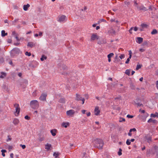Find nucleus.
<instances>
[{
  "mask_svg": "<svg viewBox=\"0 0 158 158\" xmlns=\"http://www.w3.org/2000/svg\"><path fill=\"white\" fill-rule=\"evenodd\" d=\"M115 61H120V60L118 59V56L116 55L115 58Z\"/></svg>",
  "mask_w": 158,
  "mask_h": 158,
  "instance_id": "obj_43",
  "label": "nucleus"
},
{
  "mask_svg": "<svg viewBox=\"0 0 158 158\" xmlns=\"http://www.w3.org/2000/svg\"><path fill=\"white\" fill-rule=\"evenodd\" d=\"M148 123L152 122L154 124H156L158 122L156 120L153 119H152L150 118L148 120Z\"/></svg>",
  "mask_w": 158,
  "mask_h": 158,
  "instance_id": "obj_16",
  "label": "nucleus"
},
{
  "mask_svg": "<svg viewBox=\"0 0 158 158\" xmlns=\"http://www.w3.org/2000/svg\"><path fill=\"white\" fill-rule=\"evenodd\" d=\"M130 69H127L126 70L125 73L128 76H129L130 74Z\"/></svg>",
  "mask_w": 158,
  "mask_h": 158,
  "instance_id": "obj_32",
  "label": "nucleus"
},
{
  "mask_svg": "<svg viewBox=\"0 0 158 158\" xmlns=\"http://www.w3.org/2000/svg\"><path fill=\"white\" fill-rule=\"evenodd\" d=\"M35 44L33 42H28L27 44V46L32 48L35 47Z\"/></svg>",
  "mask_w": 158,
  "mask_h": 158,
  "instance_id": "obj_13",
  "label": "nucleus"
},
{
  "mask_svg": "<svg viewBox=\"0 0 158 158\" xmlns=\"http://www.w3.org/2000/svg\"><path fill=\"white\" fill-rule=\"evenodd\" d=\"M133 27H132L129 30V32L131 34H132V30H133Z\"/></svg>",
  "mask_w": 158,
  "mask_h": 158,
  "instance_id": "obj_53",
  "label": "nucleus"
},
{
  "mask_svg": "<svg viewBox=\"0 0 158 158\" xmlns=\"http://www.w3.org/2000/svg\"><path fill=\"white\" fill-rule=\"evenodd\" d=\"M131 141L129 139H128L126 142V143L127 145H129L131 144Z\"/></svg>",
  "mask_w": 158,
  "mask_h": 158,
  "instance_id": "obj_40",
  "label": "nucleus"
},
{
  "mask_svg": "<svg viewBox=\"0 0 158 158\" xmlns=\"http://www.w3.org/2000/svg\"><path fill=\"white\" fill-rule=\"evenodd\" d=\"M66 18V16L64 15H62L59 17L58 21L60 22H62L64 21Z\"/></svg>",
  "mask_w": 158,
  "mask_h": 158,
  "instance_id": "obj_14",
  "label": "nucleus"
},
{
  "mask_svg": "<svg viewBox=\"0 0 158 158\" xmlns=\"http://www.w3.org/2000/svg\"><path fill=\"white\" fill-rule=\"evenodd\" d=\"M125 4L128 6L130 4V2L127 1H125L124 2Z\"/></svg>",
  "mask_w": 158,
  "mask_h": 158,
  "instance_id": "obj_45",
  "label": "nucleus"
},
{
  "mask_svg": "<svg viewBox=\"0 0 158 158\" xmlns=\"http://www.w3.org/2000/svg\"><path fill=\"white\" fill-rule=\"evenodd\" d=\"M10 157L11 158H13L14 157V154L13 153H11L10 155Z\"/></svg>",
  "mask_w": 158,
  "mask_h": 158,
  "instance_id": "obj_64",
  "label": "nucleus"
},
{
  "mask_svg": "<svg viewBox=\"0 0 158 158\" xmlns=\"http://www.w3.org/2000/svg\"><path fill=\"white\" fill-rule=\"evenodd\" d=\"M127 117L128 118H133V115H131L129 114H128L127 115Z\"/></svg>",
  "mask_w": 158,
  "mask_h": 158,
  "instance_id": "obj_52",
  "label": "nucleus"
},
{
  "mask_svg": "<svg viewBox=\"0 0 158 158\" xmlns=\"http://www.w3.org/2000/svg\"><path fill=\"white\" fill-rule=\"evenodd\" d=\"M45 149H46L47 151H49L50 149V148H52V145L50 144L47 143V144L45 145Z\"/></svg>",
  "mask_w": 158,
  "mask_h": 158,
  "instance_id": "obj_15",
  "label": "nucleus"
},
{
  "mask_svg": "<svg viewBox=\"0 0 158 158\" xmlns=\"http://www.w3.org/2000/svg\"><path fill=\"white\" fill-rule=\"evenodd\" d=\"M141 26L142 28H147L148 27V25L146 24L143 23L141 24Z\"/></svg>",
  "mask_w": 158,
  "mask_h": 158,
  "instance_id": "obj_35",
  "label": "nucleus"
},
{
  "mask_svg": "<svg viewBox=\"0 0 158 158\" xmlns=\"http://www.w3.org/2000/svg\"><path fill=\"white\" fill-rule=\"evenodd\" d=\"M59 102L61 103H65V99L64 98H61L59 100Z\"/></svg>",
  "mask_w": 158,
  "mask_h": 158,
  "instance_id": "obj_23",
  "label": "nucleus"
},
{
  "mask_svg": "<svg viewBox=\"0 0 158 158\" xmlns=\"http://www.w3.org/2000/svg\"><path fill=\"white\" fill-rule=\"evenodd\" d=\"M69 125V123L68 122H63L61 124V126L65 128H67Z\"/></svg>",
  "mask_w": 158,
  "mask_h": 158,
  "instance_id": "obj_19",
  "label": "nucleus"
},
{
  "mask_svg": "<svg viewBox=\"0 0 158 158\" xmlns=\"http://www.w3.org/2000/svg\"><path fill=\"white\" fill-rule=\"evenodd\" d=\"M157 33V31L156 29H153L151 32V33L152 35L155 34Z\"/></svg>",
  "mask_w": 158,
  "mask_h": 158,
  "instance_id": "obj_31",
  "label": "nucleus"
},
{
  "mask_svg": "<svg viewBox=\"0 0 158 158\" xmlns=\"http://www.w3.org/2000/svg\"><path fill=\"white\" fill-rule=\"evenodd\" d=\"M12 42V40L11 39H8L7 40V42L8 43H11Z\"/></svg>",
  "mask_w": 158,
  "mask_h": 158,
  "instance_id": "obj_58",
  "label": "nucleus"
},
{
  "mask_svg": "<svg viewBox=\"0 0 158 158\" xmlns=\"http://www.w3.org/2000/svg\"><path fill=\"white\" fill-rule=\"evenodd\" d=\"M1 73L2 74V75L0 76V78H3L6 76V74L5 73L1 72Z\"/></svg>",
  "mask_w": 158,
  "mask_h": 158,
  "instance_id": "obj_26",
  "label": "nucleus"
},
{
  "mask_svg": "<svg viewBox=\"0 0 158 158\" xmlns=\"http://www.w3.org/2000/svg\"><path fill=\"white\" fill-rule=\"evenodd\" d=\"M75 113V111L74 110H70L66 111V114L67 116L69 117H72Z\"/></svg>",
  "mask_w": 158,
  "mask_h": 158,
  "instance_id": "obj_4",
  "label": "nucleus"
},
{
  "mask_svg": "<svg viewBox=\"0 0 158 158\" xmlns=\"http://www.w3.org/2000/svg\"><path fill=\"white\" fill-rule=\"evenodd\" d=\"M30 6V5L29 4L27 5H24L23 6V9L25 11H27L28 10V8Z\"/></svg>",
  "mask_w": 158,
  "mask_h": 158,
  "instance_id": "obj_20",
  "label": "nucleus"
},
{
  "mask_svg": "<svg viewBox=\"0 0 158 158\" xmlns=\"http://www.w3.org/2000/svg\"><path fill=\"white\" fill-rule=\"evenodd\" d=\"M10 135H8V139L7 140V141H10L11 139V138L10 137Z\"/></svg>",
  "mask_w": 158,
  "mask_h": 158,
  "instance_id": "obj_60",
  "label": "nucleus"
},
{
  "mask_svg": "<svg viewBox=\"0 0 158 158\" xmlns=\"http://www.w3.org/2000/svg\"><path fill=\"white\" fill-rule=\"evenodd\" d=\"M145 138L147 140V142L150 143L152 141V136L151 135L149 134L146 135L145 136Z\"/></svg>",
  "mask_w": 158,
  "mask_h": 158,
  "instance_id": "obj_6",
  "label": "nucleus"
},
{
  "mask_svg": "<svg viewBox=\"0 0 158 158\" xmlns=\"http://www.w3.org/2000/svg\"><path fill=\"white\" fill-rule=\"evenodd\" d=\"M57 130L56 129H53L51 130L50 132L52 135L54 136L56 135Z\"/></svg>",
  "mask_w": 158,
  "mask_h": 158,
  "instance_id": "obj_18",
  "label": "nucleus"
},
{
  "mask_svg": "<svg viewBox=\"0 0 158 158\" xmlns=\"http://www.w3.org/2000/svg\"><path fill=\"white\" fill-rule=\"evenodd\" d=\"M53 155L55 156V158H57L59 155V153L58 152H55L54 153Z\"/></svg>",
  "mask_w": 158,
  "mask_h": 158,
  "instance_id": "obj_34",
  "label": "nucleus"
},
{
  "mask_svg": "<svg viewBox=\"0 0 158 158\" xmlns=\"http://www.w3.org/2000/svg\"><path fill=\"white\" fill-rule=\"evenodd\" d=\"M122 149L120 148L119 149V151L118 152V154L119 156H120L122 155Z\"/></svg>",
  "mask_w": 158,
  "mask_h": 158,
  "instance_id": "obj_39",
  "label": "nucleus"
},
{
  "mask_svg": "<svg viewBox=\"0 0 158 158\" xmlns=\"http://www.w3.org/2000/svg\"><path fill=\"white\" fill-rule=\"evenodd\" d=\"M47 58V57L46 56H45L44 55H43L40 58V60L41 61H43L44 60V59L46 60Z\"/></svg>",
  "mask_w": 158,
  "mask_h": 158,
  "instance_id": "obj_30",
  "label": "nucleus"
},
{
  "mask_svg": "<svg viewBox=\"0 0 158 158\" xmlns=\"http://www.w3.org/2000/svg\"><path fill=\"white\" fill-rule=\"evenodd\" d=\"M106 22V21L104 19H100L99 21H98V24H99V23H101V22Z\"/></svg>",
  "mask_w": 158,
  "mask_h": 158,
  "instance_id": "obj_42",
  "label": "nucleus"
},
{
  "mask_svg": "<svg viewBox=\"0 0 158 158\" xmlns=\"http://www.w3.org/2000/svg\"><path fill=\"white\" fill-rule=\"evenodd\" d=\"M130 60V59L128 58L127 60L126 61L125 63L127 64L129 63Z\"/></svg>",
  "mask_w": 158,
  "mask_h": 158,
  "instance_id": "obj_59",
  "label": "nucleus"
},
{
  "mask_svg": "<svg viewBox=\"0 0 158 158\" xmlns=\"http://www.w3.org/2000/svg\"><path fill=\"white\" fill-rule=\"evenodd\" d=\"M135 104L137 105L138 106H141L143 107V104L140 103H136L135 102H134Z\"/></svg>",
  "mask_w": 158,
  "mask_h": 158,
  "instance_id": "obj_36",
  "label": "nucleus"
},
{
  "mask_svg": "<svg viewBox=\"0 0 158 158\" xmlns=\"http://www.w3.org/2000/svg\"><path fill=\"white\" fill-rule=\"evenodd\" d=\"M12 52L14 53L18 54L20 52V50L18 48H15L12 50Z\"/></svg>",
  "mask_w": 158,
  "mask_h": 158,
  "instance_id": "obj_9",
  "label": "nucleus"
},
{
  "mask_svg": "<svg viewBox=\"0 0 158 158\" xmlns=\"http://www.w3.org/2000/svg\"><path fill=\"white\" fill-rule=\"evenodd\" d=\"M19 20V19H15L12 22V23H13V25H15V23L16 22H17V21H18Z\"/></svg>",
  "mask_w": 158,
  "mask_h": 158,
  "instance_id": "obj_38",
  "label": "nucleus"
},
{
  "mask_svg": "<svg viewBox=\"0 0 158 158\" xmlns=\"http://www.w3.org/2000/svg\"><path fill=\"white\" fill-rule=\"evenodd\" d=\"M136 39V42L139 44H141L143 41V38L141 37H137Z\"/></svg>",
  "mask_w": 158,
  "mask_h": 158,
  "instance_id": "obj_17",
  "label": "nucleus"
},
{
  "mask_svg": "<svg viewBox=\"0 0 158 158\" xmlns=\"http://www.w3.org/2000/svg\"><path fill=\"white\" fill-rule=\"evenodd\" d=\"M47 96V94H46L43 93L41 94L39 99L41 101H46Z\"/></svg>",
  "mask_w": 158,
  "mask_h": 158,
  "instance_id": "obj_8",
  "label": "nucleus"
},
{
  "mask_svg": "<svg viewBox=\"0 0 158 158\" xmlns=\"http://www.w3.org/2000/svg\"><path fill=\"white\" fill-rule=\"evenodd\" d=\"M128 52H129V56L128 58H129V59H130L131 58L132 53L131 51V50H129L128 51Z\"/></svg>",
  "mask_w": 158,
  "mask_h": 158,
  "instance_id": "obj_37",
  "label": "nucleus"
},
{
  "mask_svg": "<svg viewBox=\"0 0 158 158\" xmlns=\"http://www.w3.org/2000/svg\"><path fill=\"white\" fill-rule=\"evenodd\" d=\"M94 112L95 114L96 115H98L99 114L100 111L99 110V108L98 106H97L95 108Z\"/></svg>",
  "mask_w": 158,
  "mask_h": 158,
  "instance_id": "obj_12",
  "label": "nucleus"
},
{
  "mask_svg": "<svg viewBox=\"0 0 158 158\" xmlns=\"http://www.w3.org/2000/svg\"><path fill=\"white\" fill-rule=\"evenodd\" d=\"M24 118L25 119H27L28 120H29L30 119V117L28 116V115L25 116L24 117Z\"/></svg>",
  "mask_w": 158,
  "mask_h": 158,
  "instance_id": "obj_49",
  "label": "nucleus"
},
{
  "mask_svg": "<svg viewBox=\"0 0 158 158\" xmlns=\"http://www.w3.org/2000/svg\"><path fill=\"white\" fill-rule=\"evenodd\" d=\"M94 146L99 149H102L103 146V141L99 139H96L94 141Z\"/></svg>",
  "mask_w": 158,
  "mask_h": 158,
  "instance_id": "obj_1",
  "label": "nucleus"
},
{
  "mask_svg": "<svg viewBox=\"0 0 158 158\" xmlns=\"http://www.w3.org/2000/svg\"><path fill=\"white\" fill-rule=\"evenodd\" d=\"M84 96L87 99H88L89 96L88 94H85Z\"/></svg>",
  "mask_w": 158,
  "mask_h": 158,
  "instance_id": "obj_56",
  "label": "nucleus"
},
{
  "mask_svg": "<svg viewBox=\"0 0 158 158\" xmlns=\"http://www.w3.org/2000/svg\"><path fill=\"white\" fill-rule=\"evenodd\" d=\"M114 55V53H111L107 55V57L108 59V60L109 62L111 61V57H112Z\"/></svg>",
  "mask_w": 158,
  "mask_h": 158,
  "instance_id": "obj_21",
  "label": "nucleus"
},
{
  "mask_svg": "<svg viewBox=\"0 0 158 158\" xmlns=\"http://www.w3.org/2000/svg\"><path fill=\"white\" fill-rule=\"evenodd\" d=\"M112 33L114 35H115V33H116V32H115V31L113 29H112Z\"/></svg>",
  "mask_w": 158,
  "mask_h": 158,
  "instance_id": "obj_57",
  "label": "nucleus"
},
{
  "mask_svg": "<svg viewBox=\"0 0 158 158\" xmlns=\"http://www.w3.org/2000/svg\"><path fill=\"white\" fill-rule=\"evenodd\" d=\"M99 38V36L96 34L93 33L91 37V41H94L96 39L98 40Z\"/></svg>",
  "mask_w": 158,
  "mask_h": 158,
  "instance_id": "obj_7",
  "label": "nucleus"
},
{
  "mask_svg": "<svg viewBox=\"0 0 158 158\" xmlns=\"http://www.w3.org/2000/svg\"><path fill=\"white\" fill-rule=\"evenodd\" d=\"M19 123V119L17 118H15L13 121V123L15 125H17Z\"/></svg>",
  "mask_w": 158,
  "mask_h": 158,
  "instance_id": "obj_22",
  "label": "nucleus"
},
{
  "mask_svg": "<svg viewBox=\"0 0 158 158\" xmlns=\"http://www.w3.org/2000/svg\"><path fill=\"white\" fill-rule=\"evenodd\" d=\"M25 54L26 55L28 56H30L31 55V53L30 52H26Z\"/></svg>",
  "mask_w": 158,
  "mask_h": 158,
  "instance_id": "obj_46",
  "label": "nucleus"
},
{
  "mask_svg": "<svg viewBox=\"0 0 158 158\" xmlns=\"http://www.w3.org/2000/svg\"><path fill=\"white\" fill-rule=\"evenodd\" d=\"M154 148L155 151H156L158 149V147L157 146L155 145L154 146Z\"/></svg>",
  "mask_w": 158,
  "mask_h": 158,
  "instance_id": "obj_55",
  "label": "nucleus"
},
{
  "mask_svg": "<svg viewBox=\"0 0 158 158\" xmlns=\"http://www.w3.org/2000/svg\"><path fill=\"white\" fill-rule=\"evenodd\" d=\"M125 56L124 54H122L119 56V57L121 59H122L124 58Z\"/></svg>",
  "mask_w": 158,
  "mask_h": 158,
  "instance_id": "obj_44",
  "label": "nucleus"
},
{
  "mask_svg": "<svg viewBox=\"0 0 158 158\" xmlns=\"http://www.w3.org/2000/svg\"><path fill=\"white\" fill-rule=\"evenodd\" d=\"M106 43V40L104 39H102L98 41V44H105Z\"/></svg>",
  "mask_w": 158,
  "mask_h": 158,
  "instance_id": "obj_10",
  "label": "nucleus"
},
{
  "mask_svg": "<svg viewBox=\"0 0 158 158\" xmlns=\"http://www.w3.org/2000/svg\"><path fill=\"white\" fill-rule=\"evenodd\" d=\"M7 33H5V31L4 30H2L1 31V35L2 36L4 37L6 35H7Z\"/></svg>",
  "mask_w": 158,
  "mask_h": 158,
  "instance_id": "obj_28",
  "label": "nucleus"
},
{
  "mask_svg": "<svg viewBox=\"0 0 158 158\" xmlns=\"http://www.w3.org/2000/svg\"><path fill=\"white\" fill-rule=\"evenodd\" d=\"M7 149L9 150V151H10L13 148V147L12 146L8 145L7 146Z\"/></svg>",
  "mask_w": 158,
  "mask_h": 158,
  "instance_id": "obj_33",
  "label": "nucleus"
},
{
  "mask_svg": "<svg viewBox=\"0 0 158 158\" xmlns=\"http://www.w3.org/2000/svg\"><path fill=\"white\" fill-rule=\"evenodd\" d=\"M125 118H120V120H119V122H122L123 121L124 122L125 121Z\"/></svg>",
  "mask_w": 158,
  "mask_h": 158,
  "instance_id": "obj_51",
  "label": "nucleus"
},
{
  "mask_svg": "<svg viewBox=\"0 0 158 158\" xmlns=\"http://www.w3.org/2000/svg\"><path fill=\"white\" fill-rule=\"evenodd\" d=\"M45 137L43 136H41V135H39V140L41 142L43 141L45 139Z\"/></svg>",
  "mask_w": 158,
  "mask_h": 158,
  "instance_id": "obj_24",
  "label": "nucleus"
},
{
  "mask_svg": "<svg viewBox=\"0 0 158 158\" xmlns=\"http://www.w3.org/2000/svg\"><path fill=\"white\" fill-rule=\"evenodd\" d=\"M20 146L23 149H24L26 148V146L25 145L21 144L20 145Z\"/></svg>",
  "mask_w": 158,
  "mask_h": 158,
  "instance_id": "obj_50",
  "label": "nucleus"
},
{
  "mask_svg": "<svg viewBox=\"0 0 158 158\" xmlns=\"http://www.w3.org/2000/svg\"><path fill=\"white\" fill-rule=\"evenodd\" d=\"M136 131V129L135 128H133L132 129H131L130 130V132H131L132 131Z\"/></svg>",
  "mask_w": 158,
  "mask_h": 158,
  "instance_id": "obj_48",
  "label": "nucleus"
},
{
  "mask_svg": "<svg viewBox=\"0 0 158 158\" xmlns=\"http://www.w3.org/2000/svg\"><path fill=\"white\" fill-rule=\"evenodd\" d=\"M148 116V114L147 113H146L145 114V116H144V118H143L144 119V120H145L146 118Z\"/></svg>",
  "mask_w": 158,
  "mask_h": 158,
  "instance_id": "obj_47",
  "label": "nucleus"
},
{
  "mask_svg": "<svg viewBox=\"0 0 158 158\" xmlns=\"http://www.w3.org/2000/svg\"><path fill=\"white\" fill-rule=\"evenodd\" d=\"M137 8L139 10H142L144 11H145L147 10V9L143 6H137Z\"/></svg>",
  "mask_w": 158,
  "mask_h": 158,
  "instance_id": "obj_11",
  "label": "nucleus"
},
{
  "mask_svg": "<svg viewBox=\"0 0 158 158\" xmlns=\"http://www.w3.org/2000/svg\"><path fill=\"white\" fill-rule=\"evenodd\" d=\"M14 107L15 108L16 113L17 114V116L18 115L20 111V108L19 107V104L17 103H15L14 105Z\"/></svg>",
  "mask_w": 158,
  "mask_h": 158,
  "instance_id": "obj_5",
  "label": "nucleus"
},
{
  "mask_svg": "<svg viewBox=\"0 0 158 158\" xmlns=\"http://www.w3.org/2000/svg\"><path fill=\"white\" fill-rule=\"evenodd\" d=\"M12 34L13 35H14L15 36H16L17 35V34H16L15 31H13L12 32Z\"/></svg>",
  "mask_w": 158,
  "mask_h": 158,
  "instance_id": "obj_63",
  "label": "nucleus"
},
{
  "mask_svg": "<svg viewBox=\"0 0 158 158\" xmlns=\"http://www.w3.org/2000/svg\"><path fill=\"white\" fill-rule=\"evenodd\" d=\"M156 86L157 89H158V80L156 82Z\"/></svg>",
  "mask_w": 158,
  "mask_h": 158,
  "instance_id": "obj_61",
  "label": "nucleus"
},
{
  "mask_svg": "<svg viewBox=\"0 0 158 158\" xmlns=\"http://www.w3.org/2000/svg\"><path fill=\"white\" fill-rule=\"evenodd\" d=\"M130 87L131 89H135V85L132 83H131Z\"/></svg>",
  "mask_w": 158,
  "mask_h": 158,
  "instance_id": "obj_27",
  "label": "nucleus"
},
{
  "mask_svg": "<svg viewBox=\"0 0 158 158\" xmlns=\"http://www.w3.org/2000/svg\"><path fill=\"white\" fill-rule=\"evenodd\" d=\"M142 66L140 64H137L136 68V70H138L139 69L141 68Z\"/></svg>",
  "mask_w": 158,
  "mask_h": 158,
  "instance_id": "obj_41",
  "label": "nucleus"
},
{
  "mask_svg": "<svg viewBox=\"0 0 158 158\" xmlns=\"http://www.w3.org/2000/svg\"><path fill=\"white\" fill-rule=\"evenodd\" d=\"M30 105L32 108L36 110L39 107V103L36 100H32L30 102Z\"/></svg>",
  "mask_w": 158,
  "mask_h": 158,
  "instance_id": "obj_2",
  "label": "nucleus"
},
{
  "mask_svg": "<svg viewBox=\"0 0 158 158\" xmlns=\"http://www.w3.org/2000/svg\"><path fill=\"white\" fill-rule=\"evenodd\" d=\"M139 112H141L142 113H145V111L144 110H141V109H140L139 110Z\"/></svg>",
  "mask_w": 158,
  "mask_h": 158,
  "instance_id": "obj_54",
  "label": "nucleus"
},
{
  "mask_svg": "<svg viewBox=\"0 0 158 158\" xmlns=\"http://www.w3.org/2000/svg\"><path fill=\"white\" fill-rule=\"evenodd\" d=\"M1 152L2 153H5L6 152V150L2 149L1 150Z\"/></svg>",
  "mask_w": 158,
  "mask_h": 158,
  "instance_id": "obj_62",
  "label": "nucleus"
},
{
  "mask_svg": "<svg viewBox=\"0 0 158 158\" xmlns=\"http://www.w3.org/2000/svg\"><path fill=\"white\" fill-rule=\"evenodd\" d=\"M75 100L77 101H82V104H84L85 101V98H82L80 95L78 94H76Z\"/></svg>",
  "mask_w": 158,
  "mask_h": 158,
  "instance_id": "obj_3",
  "label": "nucleus"
},
{
  "mask_svg": "<svg viewBox=\"0 0 158 158\" xmlns=\"http://www.w3.org/2000/svg\"><path fill=\"white\" fill-rule=\"evenodd\" d=\"M150 117H156L157 118L158 117V113L157 112L155 113V114H151L150 115Z\"/></svg>",
  "mask_w": 158,
  "mask_h": 158,
  "instance_id": "obj_25",
  "label": "nucleus"
},
{
  "mask_svg": "<svg viewBox=\"0 0 158 158\" xmlns=\"http://www.w3.org/2000/svg\"><path fill=\"white\" fill-rule=\"evenodd\" d=\"M61 68L64 71L66 70L67 69V66L65 65H62L61 67Z\"/></svg>",
  "mask_w": 158,
  "mask_h": 158,
  "instance_id": "obj_29",
  "label": "nucleus"
}]
</instances>
